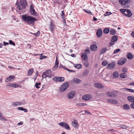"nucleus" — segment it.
Segmentation results:
<instances>
[{"label":"nucleus","instance_id":"f257e3e1","mask_svg":"<svg viewBox=\"0 0 134 134\" xmlns=\"http://www.w3.org/2000/svg\"><path fill=\"white\" fill-rule=\"evenodd\" d=\"M22 18L24 21H25L29 24L32 25H34L35 22L37 20L35 18L28 15L26 14L22 15Z\"/></svg>","mask_w":134,"mask_h":134},{"label":"nucleus","instance_id":"f03ea898","mask_svg":"<svg viewBox=\"0 0 134 134\" xmlns=\"http://www.w3.org/2000/svg\"><path fill=\"white\" fill-rule=\"evenodd\" d=\"M27 4L26 0H20L19 2L18 3L16 2V5H17V8L18 9L19 11L21 12V13H23L25 11H21L22 9L25 8L26 7Z\"/></svg>","mask_w":134,"mask_h":134},{"label":"nucleus","instance_id":"7ed1b4c3","mask_svg":"<svg viewBox=\"0 0 134 134\" xmlns=\"http://www.w3.org/2000/svg\"><path fill=\"white\" fill-rule=\"evenodd\" d=\"M52 72L50 70H47L42 73V76L43 78H46L47 77H51L52 76Z\"/></svg>","mask_w":134,"mask_h":134},{"label":"nucleus","instance_id":"20e7f679","mask_svg":"<svg viewBox=\"0 0 134 134\" xmlns=\"http://www.w3.org/2000/svg\"><path fill=\"white\" fill-rule=\"evenodd\" d=\"M69 84L68 82H65L63 84L60 86L59 90L62 92L66 90L69 86Z\"/></svg>","mask_w":134,"mask_h":134},{"label":"nucleus","instance_id":"39448f33","mask_svg":"<svg viewBox=\"0 0 134 134\" xmlns=\"http://www.w3.org/2000/svg\"><path fill=\"white\" fill-rule=\"evenodd\" d=\"M59 124L60 126L64 127L66 129H70L69 126L68 124L65 122H60Z\"/></svg>","mask_w":134,"mask_h":134},{"label":"nucleus","instance_id":"423d86ee","mask_svg":"<svg viewBox=\"0 0 134 134\" xmlns=\"http://www.w3.org/2000/svg\"><path fill=\"white\" fill-rule=\"evenodd\" d=\"M53 80L57 82H62L64 81V78L63 77H54L53 78Z\"/></svg>","mask_w":134,"mask_h":134},{"label":"nucleus","instance_id":"0eeeda50","mask_svg":"<svg viewBox=\"0 0 134 134\" xmlns=\"http://www.w3.org/2000/svg\"><path fill=\"white\" fill-rule=\"evenodd\" d=\"M92 96L90 94H86L83 96L82 97V99L83 100L85 101H87L90 100L92 99Z\"/></svg>","mask_w":134,"mask_h":134},{"label":"nucleus","instance_id":"6e6552de","mask_svg":"<svg viewBox=\"0 0 134 134\" xmlns=\"http://www.w3.org/2000/svg\"><path fill=\"white\" fill-rule=\"evenodd\" d=\"M75 94V92L74 91H72L69 92L68 94V98L70 99H72L74 97Z\"/></svg>","mask_w":134,"mask_h":134},{"label":"nucleus","instance_id":"1a4fd4ad","mask_svg":"<svg viewBox=\"0 0 134 134\" xmlns=\"http://www.w3.org/2000/svg\"><path fill=\"white\" fill-rule=\"evenodd\" d=\"M115 65V62H111L109 63L107 66V69L110 70L114 68Z\"/></svg>","mask_w":134,"mask_h":134},{"label":"nucleus","instance_id":"9d476101","mask_svg":"<svg viewBox=\"0 0 134 134\" xmlns=\"http://www.w3.org/2000/svg\"><path fill=\"white\" fill-rule=\"evenodd\" d=\"M25 103V102L23 103V102H12V105L14 107L20 105L22 104H24Z\"/></svg>","mask_w":134,"mask_h":134},{"label":"nucleus","instance_id":"9b49d317","mask_svg":"<svg viewBox=\"0 0 134 134\" xmlns=\"http://www.w3.org/2000/svg\"><path fill=\"white\" fill-rule=\"evenodd\" d=\"M30 12L32 15L34 16L36 15V12L34 9V6L32 5H31L30 7Z\"/></svg>","mask_w":134,"mask_h":134},{"label":"nucleus","instance_id":"f8f14e48","mask_svg":"<svg viewBox=\"0 0 134 134\" xmlns=\"http://www.w3.org/2000/svg\"><path fill=\"white\" fill-rule=\"evenodd\" d=\"M94 86L98 88H103L104 87L103 85L100 83H94Z\"/></svg>","mask_w":134,"mask_h":134},{"label":"nucleus","instance_id":"ddd939ff","mask_svg":"<svg viewBox=\"0 0 134 134\" xmlns=\"http://www.w3.org/2000/svg\"><path fill=\"white\" fill-rule=\"evenodd\" d=\"M50 30L52 32H53L55 29V26L54 24L52 22H51L49 27Z\"/></svg>","mask_w":134,"mask_h":134},{"label":"nucleus","instance_id":"4468645a","mask_svg":"<svg viewBox=\"0 0 134 134\" xmlns=\"http://www.w3.org/2000/svg\"><path fill=\"white\" fill-rule=\"evenodd\" d=\"M126 62V59L125 58H121L118 60V64L119 65H122L124 64Z\"/></svg>","mask_w":134,"mask_h":134},{"label":"nucleus","instance_id":"2eb2a0df","mask_svg":"<svg viewBox=\"0 0 134 134\" xmlns=\"http://www.w3.org/2000/svg\"><path fill=\"white\" fill-rule=\"evenodd\" d=\"M107 101L108 102L112 104H116L118 103L116 100L113 99H108L107 100Z\"/></svg>","mask_w":134,"mask_h":134},{"label":"nucleus","instance_id":"dca6fc26","mask_svg":"<svg viewBox=\"0 0 134 134\" xmlns=\"http://www.w3.org/2000/svg\"><path fill=\"white\" fill-rule=\"evenodd\" d=\"M81 57L83 61L88 60V58L87 55L85 53H83L81 55Z\"/></svg>","mask_w":134,"mask_h":134},{"label":"nucleus","instance_id":"f3484780","mask_svg":"<svg viewBox=\"0 0 134 134\" xmlns=\"http://www.w3.org/2000/svg\"><path fill=\"white\" fill-rule=\"evenodd\" d=\"M72 124L73 127L74 128H76L79 126L77 121L76 120H74L72 122Z\"/></svg>","mask_w":134,"mask_h":134},{"label":"nucleus","instance_id":"a211bd4d","mask_svg":"<svg viewBox=\"0 0 134 134\" xmlns=\"http://www.w3.org/2000/svg\"><path fill=\"white\" fill-rule=\"evenodd\" d=\"M7 86H10L12 87L16 88L18 87V85L17 84L14 83H9L7 84Z\"/></svg>","mask_w":134,"mask_h":134},{"label":"nucleus","instance_id":"6ab92c4d","mask_svg":"<svg viewBox=\"0 0 134 134\" xmlns=\"http://www.w3.org/2000/svg\"><path fill=\"white\" fill-rule=\"evenodd\" d=\"M126 16L130 17L132 15V13L130 10L126 9Z\"/></svg>","mask_w":134,"mask_h":134},{"label":"nucleus","instance_id":"aec40b11","mask_svg":"<svg viewBox=\"0 0 134 134\" xmlns=\"http://www.w3.org/2000/svg\"><path fill=\"white\" fill-rule=\"evenodd\" d=\"M15 78V76L13 75H11L8 77L6 81L7 82L10 81H12Z\"/></svg>","mask_w":134,"mask_h":134},{"label":"nucleus","instance_id":"412c9836","mask_svg":"<svg viewBox=\"0 0 134 134\" xmlns=\"http://www.w3.org/2000/svg\"><path fill=\"white\" fill-rule=\"evenodd\" d=\"M89 73L88 70L86 69L82 73V75L83 76H85L87 75Z\"/></svg>","mask_w":134,"mask_h":134},{"label":"nucleus","instance_id":"4be33fe9","mask_svg":"<svg viewBox=\"0 0 134 134\" xmlns=\"http://www.w3.org/2000/svg\"><path fill=\"white\" fill-rule=\"evenodd\" d=\"M59 64V62H55V65L52 69V70L53 71H55L58 68Z\"/></svg>","mask_w":134,"mask_h":134},{"label":"nucleus","instance_id":"5701e85b","mask_svg":"<svg viewBox=\"0 0 134 134\" xmlns=\"http://www.w3.org/2000/svg\"><path fill=\"white\" fill-rule=\"evenodd\" d=\"M90 48L91 50L95 51L97 49V46L96 45L93 44L91 46Z\"/></svg>","mask_w":134,"mask_h":134},{"label":"nucleus","instance_id":"b1692460","mask_svg":"<svg viewBox=\"0 0 134 134\" xmlns=\"http://www.w3.org/2000/svg\"><path fill=\"white\" fill-rule=\"evenodd\" d=\"M127 58L129 59H131L133 58V56L130 52H128L127 55Z\"/></svg>","mask_w":134,"mask_h":134},{"label":"nucleus","instance_id":"393cba45","mask_svg":"<svg viewBox=\"0 0 134 134\" xmlns=\"http://www.w3.org/2000/svg\"><path fill=\"white\" fill-rule=\"evenodd\" d=\"M107 50V48L106 47L103 48L100 50V53L101 54L104 53Z\"/></svg>","mask_w":134,"mask_h":134},{"label":"nucleus","instance_id":"a878e982","mask_svg":"<svg viewBox=\"0 0 134 134\" xmlns=\"http://www.w3.org/2000/svg\"><path fill=\"white\" fill-rule=\"evenodd\" d=\"M128 100L131 102H134V97L132 96H129L127 97Z\"/></svg>","mask_w":134,"mask_h":134},{"label":"nucleus","instance_id":"bb28decb","mask_svg":"<svg viewBox=\"0 0 134 134\" xmlns=\"http://www.w3.org/2000/svg\"><path fill=\"white\" fill-rule=\"evenodd\" d=\"M74 66L75 68L77 69H81L82 68V65L80 64H74Z\"/></svg>","mask_w":134,"mask_h":134},{"label":"nucleus","instance_id":"cd10ccee","mask_svg":"<svg viewBox=\"0 0 134 134\" xmlns=\"http://www.w3.org/2000/svg\"><path fill=\"white\" fill-rule=\"evenodd\" d=\"M73 82L76 84H78L81 82V80L75 78L73 80Z\"/></svg>","mask_w":134,"mask_h":134},{"label":"nucleus","instance_id":"c85d7f7f","mask_svg":"<svg viewBox=\"0 0 134 134\" xmlns=\"http://www.w3.org/2000/svg\"><path fill=\"white\" fill-rule=\"evenodd\" d=\"M83 64L86 67H87L89 66V63L87 60L83 61Z\"/></svg>","mask_w":134,"mask_h":134},{"label":"nucleus","instance_id":"c756f323","mask_svg":"<svg viewBox=\"0 0 134 134\" xmlns=\"http://www.w3.org/2000/svg\"><path fill=\"white\" fill-rule=\"evenodd\" d=\"M113 75L114 77L117 78L119 76V74L117 71H115L113 72Z\"/></svg>","mask_w":134,"mask_h":134},{"label":"nucleus","instance_id":"7c9ffc66","mask_svg":"<svg viewBox=\"0 0 134 134\" xmlns=\"http://www.w3.org/2000/svg\"><path fill=\"white\" fill-rule=\"evenodd\" d=\"M106 95L107 96L113 97L114 96V95L113 93L111 92H108L106 93Z\"/></svg>","mask_w":134,"mask_h":134},{"label":"nucleus","instance_id":"2f4dec72","mask_svg":"<svg viewBox=\"0 0 134 134\" xmlns=\"http://www.w3.org/2000/svg\"><path fill=\"white\" fill-rule=\"evenodd\" d=\"M33 71V69H31L29 70L28 71V75L29 76L31 75L32 74Z\"/></svg>","mask_w":134,"mask_h":134},{"label":"nucleus","instance_id":"473e14b6","mask_svg":"<svg viewBox=\"0 0 134 134\" xmlns=\"http://www.w3.org/2000/svg\"><path fill=\"white\" fill-rule=\"evenodd\" d=\"M119 2L122 5H125L126 0H119Z\"/></svg>","mask_w":134,"mask_h":134},{"label":"nucleus","instance_id":"72a5a7b5","mask_svg":"<svg viewBox=\"0 0 134 134\" xmlns=\"http://www.w3.org/2000/svg\"><path fill=\"white\" fill-rule=\"evenodd\" d=\"M109 31V29L108 28H106L104 29L103 32L104 34H108Z\"/></svg>","mask_w":134,"mask_h":134},{"label":"nucleus","instance_id":"f704fd0d","mask_svg":"<svg viewBox=\"0 0 134 134\" xmlns=\"http://www.w3.org/2000/svg\"><path fill=\"white\" fill-rule=\"evenodd\" d=\"M118 39V37L117 36H114L112 37L111 41L115 42Z\"/></svg>","mask_w":134,"mask_h":134},{"label":"nucleus","instance_id":"c9c22d12","mask_svg":"<svg viewBox=\"0 0 134 134\" xmlns=\"http://www.w3.org/2000/svg\"><path fill=\"white\" fill-rule=\"evenodd\" d=\"M108 64V62L106 60L103 61L102 62V64L103 65L105 66Z\"/></svg>","mask_w":134,"mask_h":134},{"label":"nucleus","instance_id":"e433bc0d","mask_svg":"<svg viewBox=\"0 0 134 134\" xmlns=\"http://www.w3.org/2000/svg\"><path fill=\"white\" fill-rule=\"evenodd\" d=\"M84 10L85 12H86L88 14H90V15H92V13L91 12V11L87 9H85Z\"/></svg>","mask_w":134,"mask_h":134},{"label":"nucleus","instance_id":"4c0bfd02","mask_svg":"<svg viewBox=\"0 0 134 134\" xmlns=\"http://www.w3.org/2000/svg\"><path fill=\"white\" fill-rule=\"evenodd\" d=\"M120 77L121 78H125L126 75L125 74V73H121L120 74Z\"/></svg>","mask_w":134,"mask_h":134},{"label":"nucleus","instance_id":"58836bf2","mask_svg":"<svg viewBox=\"0 0 134 134\" xmlns=\"http://www.w3.org/2000/svg\"><path fill=\"white\" fill-rule=\"evenodd\" d=\"M110 34H116V31L114 29H111L110 31Z\"/></svg>","mask_w":134,"mask_h":134},{"label":"nucleus","instance_id":"ea45409f","mask_svg":"<svg viewBox=\"0 0 134 134\" xmlns=\"http://www.w3.org/2000/svg\"><path fill=\"white\" fill-rule=\"evenodd\" d=\"M40 85L41 83H35V86L37 88H38L40 87L39 86Z\"/></svg>","mask_w":134,"mask_h":134},{"label":"nucleus","instance_id":"a19ab883","mask_svg":"<svg viewBox=\"0 0 134 134\" xmlns=\"http://www.w3.org/2000/svg\"><path fill=\"white\" fill-rule=\"evenodd\" d=\"M42 54H41V55L40 56V60H42L43 59H45L46 58H47V57H46L45 56H43L42 55Z\"/></svg>","mask_w":134,"mask_h":134},{"label":"nucleus","instance_id":"79ce46f5","mask_svg":"<svg viewBox=\"0 0 134 134\" xmlns=\"http://www.w3.org/2000/svg\"><path fill=\"white\" fill-rule=\"evenodd\" d=\"M96 34H102V30L101 29H99L97 30Z\"/></svg>","mask_w":134,"mask_h":134},{"label":"nucleus","instance_id":"37998d69","mask_svg":"<svg viewBox=\"0 0 134 134\" xmlns=\"http://www.w3.org/2000/svg\"><path fill=\"white\" fill-rule=\"evenodd\" d=\"M120 11L122 14L126 15V14H125L126 9H120Z\"/></svg>","mask_w":134,"mask_h":134},{"label":"nucleus","instance_id":"c03bdc74","mask_svg":"<svg viewBox=\"0 0 134 134\" xmlns=\"http://www.w3.org/2000/svg\"><path fill=\"white\" fill-rule=\"evenodd\" d=\"M0 120L1 121H7V120L6 119L4 118L2 116V115H1V116H0Z\"/></svg>","mask_w":134,"mask_h":134},{"label":"nucleus","instance_id":"a18cd8bd","mask_svg":"<svg viewBox=\"0 0 134 134\" xmlns=\"http://www.w3.org/2000/svg\"><path fill=\"white\" fill-rule=\"evenodd\" d=\"M121 51V50L119 49H118L116 50H115L114 51V54H115L117 52L120 51Z\"/></svg>","mask_w":134,"mask_h":134},{"label":"nucleus","instance_id":"49530a36","mask_svg":"<svg viewBox=\"0 0 134 134\" xmlns=\"http://www.w3.org/2000/svg\"><path fill=\"white\" fill-rule=\"evenodd\" d=\"M112 13L109 12H107L104 14V15L105 16L111 14Z\"/></svg>","mask_w":134,"mask_h":134},{"label":"nucleus","instance_id":"de8ad7c7","mask_svg":"<svg viewBox=\"0 0 134 134\" xmlns=\"http://www.w3.org/2000/svg\"><path fill=\"white\" fill-rule=\"evenodd\" d=\"M126 90H127L131 92H134V90L132 89L126 88Z\"/></svg>","mask_w":134,"mask_h":134},{"label":"nucleus","instance_id":"09e8293b","mask_svg":"<svg viewBox=\"0 0 134 134\" xmlns=\"http://www.w3.org/2000/svg\"><path fill=\"white\" fill-rule=\"evenodd\" d=\"M9 43L10 44H12L14 46H15V43H14L12 41V40H9Z\"/></svg>","mask_w":134,"mask_h":134},{"label":"nucleus","instance_id":"8fccbe9b","mask_svg":"<svg viewBox=\"0 0 134 134\" xmlns=\"http://www.w3.org/2000/svg\"><path fill=\"white\" fill-rule=\"evenodd\" d=\"M64 69L66 70H67L68 71H69V72H75V71L73 70H70L67 69H66L65 68H64Z\"/></svg>","mask_w":134,"mask_h":134},{"label":"nucleus","instance_id":"3c124183","mask_svg":"<svg viewBox=\"0 0 134 134\" xmlns=\"http://www.w3.org/2000/svg\"><path fill=\"white\" fill-rule=\"evenodd\" d=\"M115 42L113 41H111V42H110L109 43V44L110 45H114V42Z\"/></svg>","mask_w":134,"mask_h":134},{"label":"nucleus","instance_id":"603ef678","mask_svg":"<svg viewBox=\"0 0 134 134\" xmlns=\"http://www.w3.org/2000/svg\"><path fill=\"white\" fill-rule=\"evenodd\" d=\"M122 71L123 72V73H126V68H123L122 69Z\"/></svg>","mask_w":134,"mask_h":134},{"label":"nucleus","instance_id":"864d4df0","mask_svg":"<svg viewBox=\"0 0 134 134\" xmlns=\"http://www.w3.org/2000/svg\"><path fill=\"white\" fill-rule=\"evenodd\" d=\"M130 107L131 108L134 109V102L132 103L130 105Z\"/></svg>","mask_w":134,"mask_h":134},{"label":"nucleus","instance_id":"5fc2aeb1","mask_svg":"<svg viewBox=\"0 0 134 134\" xmlns=\"http://www.w3.org/2000/svg\"><path fill=\"white\" fill-rule=\"evenodd\" d=\"M85 52L87 54H88L90 53V50L89 49H87L85 51Z\"/></svg>","mask_w":134,"mask_h":134},{"label":"nucleus","instance_id":"6e6d98bb","mask_svg":"<svg viewBox=\"0 0 134 134\" xmlns=\"http://www.w3.org/2000/svg\"><path fill=\"white\" fill-rule=\"evenodd\" d=\"M130 108L129 106L127 104H126V109H129Z\"/></svg>","mask_w":134,"mask_h":134},{"label":"nucleus","instance_id":"4d7b16f0","mask_svg":"<svg viewBox=\"0 0 134 134\" xmlns=\"http://www.w3.org/2000/svg\"><path fill=\"white\" fill-rule=\"evenodd\" d=\"M23 124V122L22 121L18 123V125H22Z\"/></svg>","mask_w":134,"mask_h":134},{"label":"nucleus","instance_id":"13d9d810","mask_svg":"<svg viewBox=\"0 0 134 134\" xmlns=\"http://www.w3.org/2000/svg\"><path fill=\"white\" fill-rule=\"evenodd\" d=\"M18 109L19 110L22 111H23L24 109V108L21 107H19Z\"/></svg>","mask_w":134,"mask_h":134},{"label":"nucleus","instance_id":"bf43d9fd","mask_svg":"<svg viewBox=\"0 0 134 134\" xmlns=\"http://www.w3.org/2000/svg\"><path fill=\"white\" fill-rule=\"evenodd\" d=\"M130 1V0H126V4H129Z\"/></svg>","mask_w":134,"mask_h":134},{"label":"nucleus","instance_id":"052dcab7","mask_svg":"<svg viewBox=\"0 0 134 134\" xmlns=\"http://www.w3.org/2000/svg\"><path fill=\"white\" fill-rule=\"evenodd\" d=\"M62 15L63 17L64 16H65V14L64 13V11H63L62 12Z\"/></svg>","mask_w":134,"mask_h":134},{"label":"nucleus","instance_id":"680f3d73","mask_svg":"<svg viewBox=\"0 0 134 134\" xmlns=\"http://www.w3.org/2000/svg\"><path fill=\"white\" fill-rule=\"evenodd\" d=\"M93 19L94 21H96L97 20V18L95 17H94L93 18Z\"/></svg>","mask_w":134,"mask_h":134},{"label":"nucleus","instance_id":"e2e57ef3","mask_svg":"<svg viewBox=\"0 0 134 134\" xmlns=\"http://www.w3.org/2000/svg\"><path fill=\"white\" fill-rule=\"evenodd\" d=\"M97 36L98 37H101L102 35V34H96Z\"/></svg>","mask_w":134,"mask_h":134},{"label":"nucleus","instance_id":"0e129e2a","mask_svg":"<svg viewBox=\"0 0 134 134\" xmlns=\"http://www.w3.org/2000/svg\"><path fill=\"white\" fill-rule=\"evenodd\" d=\"M3 44H4V46H5L6 45H8L9 44V43L8 42L6 43L4 42Z\"/></svg>","mask_w":134,"mask_h":134},{"label":"nucleus","instance_id":"69168bd1","mask_svg":"<svg viewBox=\"0 0 134 134\" xmlns=\"http://www.w3.org/2000/svg\"><path fill=\"white\" fill-rule=\"evenodd\" d=\"M71 56L73 57H75L76 56V55L74 54H72Z\"/></svg>","mask_w":134,"mask_h":134},{"label":"nucleus","instance_id":"338daca9","mask_svg":"<svg viewBox=\"0 0 134 134\" xmlns=\"http://www.w3.org/2000/svg\"><path fill=\"white\" fill-rule=\"evenodd\" d=\"M23 111H24L25 112H27L28 111V110L26 109H24Z\"/></svg>","mask_w":134,"mask_h":134},{"label":"nucleus","instance_id":"774afa93","mask_svg":"<svg viewBox=\"0 0 134 134\" xmlns=\"http://www.w3.org/2000/svg\"><path fill=\"white\" fill-rule=\"evenodd\" d=\"M27 46L29 48H30L31 47V45L29 44H28L27 45Z\"/></svg>","mask_w":134,"mask_h":134}]
</instances>
